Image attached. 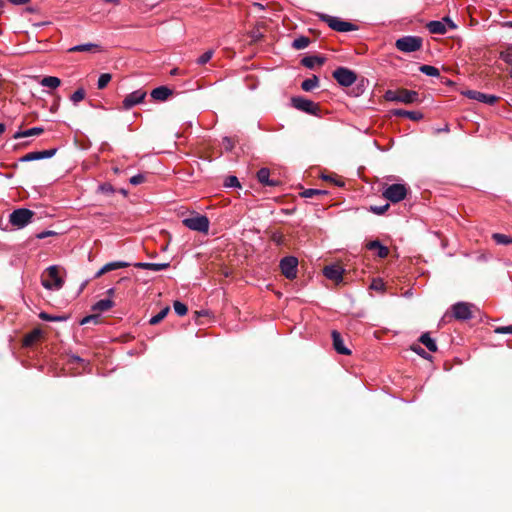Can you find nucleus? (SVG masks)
<instances>
[{"mask_svg": "<svg viewBox=\"0 0 512 512\" xmlns=\"http://www.w3.org/2000/svg\"><path fill=\"white\" fill-rule=\"evenodd\" d=\"M462 94L469 99L476 100L489 105H493L498 100V97L495 95L485 94L476 90H466Z\"/></svg>", "mask_w": 512, "mask_h": 512, "instance_id": "ddd939ff", "label": "nucleus"}, {"mask_svg": "<svg viewBox=\"0 0 512 512\" xmlns=\"http://www.w3.org/2000/svg\"><path fill=\"white\" fill-rule=\"evenodd\" d=\"M301 63L303 66L312 69L316 65H322L324 63V58L318 56H307L301 60Z\"/></svg>", "mask_w": 512, "mask_h": 512, "instance_id": "393cba45", "label": "nucleus"}, {"mask_svg": "<svg viewBox=\"0 0 512 512\" xmlns=\"http://www.w3.org/2000/svg\"><path fill=\"white\" fill-rule=\"evenodd\" d=\"M172 93V90L168 87L160 86L151 91V97L156 101H166Z\"/></svg>", "mask_w": 512, "mask_h": 512, "instance_id": "a211bd4d", "label": "nucleus"}, {"mask_svg": "<svg viewBox=\"0 0 512 512\" xmlns=\"http://www.w3.org/2000/svg\"><path fill=\"white\" fill-rule=\"evenodd\" d=\"M111 74L109 73H103L99 76L98 78V82H97V87L98 89H104L108 83L111 81Z\"/></svg>", "mask_w": 512, "mask_h": 512, "instance_id": "f704fd0d", "label": "nucleus"}, {"mask_svg": "<svg viewBox=\"0 0 512 512\" xmlns=\"http://www.w3.org/2000/svg\"><path fill=\"white\" fill-rule=\"evenodd\" d=\"M100 47L97 44L85 43L73 46L69 49V52H98Z\"/></svg>", "mask_w": 512, "mask_h": 512, "instance_id": "412c9836", "label": "nucleus"}, {"mask_svg": "<svg viewBox=\"0 0 512 512\" xmlns=\"http://www.w3.org/2000/svg\"><path fill=\"white\" fill-rule=\"evenodd\" d=\"M99 189L106 194H111L114 192V189L110 184H102L100 185Z\"/></svg>", "mask_w": 512, "mask_h": 512, "instance_id": "8fccbe9b", "label": "nucleus"}, {"mask_svg": "<svg viewBox=\"0 0 512 512\" xmlns=\"http://www.w3.org/2000/svg\"><path fill=\"white\" fill-rule=\"evenodd\" d=\"M134 266L139 269L157 272L167 269L170 266V263L137 262Z\"/></svg>", "mask_w": 512, "mask_h": 512, "instance_id": "f3484780", "label": "nucleus"}, {"mask_svg": "<svg viewBox=\"0 0 512 512\" xmlns=\"http://www.w3.org/2000/svg\"><path fill=\"white\" fill-rule=\"evenodd\" d=\"M472 307L469 303L458 302L452 306L453 316L458 320H469L473 317Z\"/></svg>", "mask_w": 512, "mask_h": 512, "instance_id": "f8f14e48", "label": "nucleus"}, {"mask_svg": "<svg viewBox=\"0 0 512 512\" xmlns=\"http://www.w3.org/2000/svg\"><path fill=\"white\" fill-rule=\"evenodd\" d=\"M331 336H332V341H333V348L335 349V351L338 354H342V355H350L351 354V350L344 345V340L338 331L333 330L331 333Z\"/></svg>", "mask_w": 512, "mask_h": 512, "instance_id": "2eb2a0df", "label": "nucleus"}, {"mask_svg": "<svg viewBox=\"0 0 512 512\" xmlns=\"http://www.w3.org/2000/svg\"><path fill=\"white\" fill-rule=\"evenodd\" d=\"M39 317L42 320L50 321V322L65 321L67 319V317H65V316H52L46 312H41L39 314Z\"/></svg>", "mask_w": 512, "mask_h": 512, "instance_id": "e433bc0d", "label": "nucleus"}, {"mask_svg": "<svg viewBox=\"0 0 512 512\" xmlns=\"http://www.w3.org/2000/svg\"><path fill=\"white\" fill-rule=\"evenodd\" d=\"M320 18L327 25L338 32H350L356 30V26L350 22L344 21L338 17L330 16L327 14H321Z\"/></svg>", "mask_w": 512, "mask_h": 512, "instance_id": "423d86ee", "label": "nucleus"}, {"mask_svg": "<svg viewBox=\"0 0 512 512\" xmlns=\"http://www.w3.org/2000/svg\"><path fill=\"white\" fill-rule=\"evenodd\" d=\"M107 293H108L109 295H113V294H114V289H113V288H110V289L107 291Z\"/></svg>", "mask_w": 512, "mask_h": 512, "instance_id": "e2e57ef3", "label": "nucleus"}, {"mask_svg": "<svg viewBox=\"0 0 512 512\" xmlns=\"http://www.w3.org/2000/svg\"><path fill=\"white\" fill-rule=\"evenodd\" d=\"M40 335L39 330L33 331L30 335H28L25 339V344L29 345L31 344L38 336Z\"/></svg>", "mask_w": 512, "mask_h": 512, "instance_id": "a18cd8bd", "label": "nucleus"}, {"mask_svg": "<svg viewBox=\"0 0 512 512\" xmlns=\"http://www.w3.org/2000/svg\"><path fill=\"white\" fill-rule=\"evenodd\" d=\"M366 247L370 251L376 250L377 255L380 258H386L389 254V249L386 246L382 245L378 240L368 242Z\"/></svg>", "mask_w": 512, "mask_h": 512, "instance_id": "6ab92c4d", "label": "nucleus"}, {"mask_svg": "<svg viewBox=\"0 0 512 512\" xmlns=\"http://www.w3.org/2000/svg\"><path fill=\"white\" fill-rule=\"evenodd\" d=\"M85 94V90L79 88L71 95L70 100L76 105L85 98Z\"/></svg>", "mask_w": 512, "mask_h": 512, "instance_id": "c9c22d12", "label": "nucleus"}, {"mask_svg": "<svg viewBox=\"0 0 512 512\" xmlns=\"http://www.w3.org/2000/svg\"><path fill=\"white\" fill-rule=\"evenodd\" d=\"M269 177H270V171L267 168H261L257 172V179L261 184L266 185V186H275L276 182L273 180H270Z\"/></svg>", "mask_w": 512, "mask_h": 512, "instance_id": "5701e85b", "label": "nucleus"}, {"mask_svg": "<svg viewBox=\"0 0 512 512\" xmlns=\"http://www.w3.org/2000/svg\"><path fill=\"white\" fill-rule=\"evenodd\" d=\"M412 350L425 359L430 357L427 352L420 346H412Z\"/></svg>", "mask_w": 512, "mask_h": 512, "instance_id": "49530a36", "label": "nucleus"}, {"mask_svg": "<svg viewBox=\"0 0 512 512\" xmlns=\"http://www.w3.org/2000/svg\"><path fill=\"white\" fill-rule=\"evenodd\" d=\"M34 216V212L27 208H18L15 209L9 215V222L18 229L24 228L27 226Z\"/></svg>", "mask_w": 512, "mask_h": 512, "instance_id": "20e7f679", "label": "nucleus"}, {"mask_svg": "<svg viewBox=\"0 0 512 512\" xmlns=\"http://www.w3.org/2000/svg\"><path fill=\"white\" fill-rule=\"evenodd\" d=\"M226 187H240L239 180L236 176H229L225 180Z\"/></svg>", "mask_w": 512, "mask_h": 512, "instance_id": "79ce46f5", "label": "nucleus"}, {"mask_svg": "<svg viewBox=\"0 0 512 512\" xmlns=\"http://www.w3.org/2000/svg\"><path fill=\"white\" fill-rule=\"evenodd\" d=\"M393 115L398 117H405L413 121H419L423 118V114L420 111H407L403 109L393 110Z\"/></svg>", "mask_w": 512, "mask_h": 512, "instance_id": "aec40b11", "label": "nucleus"}, {"mask_svg": "<svg viewBox=\"0 0 512 512\" xmlns=\"http://www.w3.org/2000/svg\"><path fill=\"white\" fill-rule=\"evenodd\" d=\"M408 188L405 184L396 183L387 186L382 195L385 199L389 200L392 203H398L404 200L407 196Z\"/></svg>", "mask_w": 512, "mask_h": 512, "instance_id": "7ed1b4c3", "label": "nucleus"}, {"mask_svg": "<svg viewBox=\"0 0 512 512\" xmlns=\"http://www.w3.org/2000/svg\"><path fill=\"white\" fill-rule=\"evenodd\" d=\"M495 332L498 334H512V325L497 327Z\"/></svg>", "mask_w": 512, "mask_h": 512, "instance_id": "c03bdc74", "label": "nucleus"}, {"mask_svg": "<svg viewBox=\"0 0 512 512\" xmlns=\"http://www.w3.org/2000/svg\"><path fill=\"white\" fill-rule=\"evenodd\" d=\"M178 73H179V69H178V68H174V69H172V70H171V72H170V74H171V75H173V76H174V75H177Z\"/></svg>", "mask_w": 512, "mask_h": 512, "instance_id": "bf43d9fd", "label": "nucleus"}, {"mask_svg": "<svg viewBox=\"0 0 512 512\" xmlns=\"http://www.w3.org/2000/svg\"><path fill=\"white\" fill-rule=\"evenodd\" d=\"M427 28L432 34H444L447 31L446 25L442 21H430Z\"/></svg>", "mask_w": 512, "mask_h": 512, "instance_id": "b1692460", "label": "nucleus"}, {"mask_svg": "<svg viewBox=\"0 0 512 512\" xmlns=\"http://www.w3.org/2000/svg\"><path fill=\"white\" fill-rule=\"evenodd\" d=\"M107 273L106 270H104V266L96 273L95 277L96 278H99L101 277L103 274Z\"/></svg>", "mask_w": 512, "mask_h": 512, "instance_id": "5fc2aeb1", "label": "nucleus"}, {"mask_svg": "<svg viewBox=\"0 0 512 512\" xmlns=\"http://www.w3.org/2000/svg\"><path fill=\"white\" fill-rule=\"evenodd\" d=\"M326 192L323 191V190H319V189H306L302 195L303 197L305 198H311L315 195H321V194H325Z\"/></svg>", "mask_w": 512, "mask_h": 512, "instance_id": "ea45409f", "label": "nucleus"}, {"mask_svg": "<svg viewBox=\"0 0 512 512\" xmlns=\"http://www.w3.org/2000/svg\"><path fill=\"white\" fill-rule=\"evenodd\" d=\"M419 71L430 77H438L440 75L439 69L431 65H421Z\"/></svg>", "mask_w": 512, "mask_h": 512, "instance_id": "7c9ffc66", "label": "nucleus"}, {"mask_svg": "<svg viewBox=\"0 0 512 512\" xmlns=\"http://www.w3.org/2000/svg\"><path fill=\"white\" fill-rule=\"evenodd\" d=\"M395 46L401 52H415L421 48L422 39L417 36H404L396 40Z\"/></svg>", "mask_w": 512, "mask_h": 512, "instance_id": "0eeeda50", "label": "nucleus"}, {"mask_svg": "<svg viewBox=\"0 0 512 512\" xmlns=\"http://www.w3.org/2000/svg\"><path fill=\"white\" fill-rule=\"evenodd\" d=\"M319 85V79L317 76H313L311 78H307L305 79L302 84H301V88L304 90V91H312L313 89H315L317 86Z\"/></svg>", "mask_w": 512, "mask_h": 512, "instance_id": "c85d7f7f", "label": "nucleus"}, {"mask_svg": "<svg viewBox=\"0 0 512 512\" xmlns=\"http://www.w3.org/2000/svg\"><path fill=\"white\" fill-rule=\"evenodd\" d=\"M147 95V92L143 89L135 90L129 93L122 102V107L125 110H130L135 105L141 103Z\"/></svg>", "mask_w": 512, "mask_h": 512, "instance_id": "9b49d317", "label": "nucleus"}, {"mask_svg": "<svg viewBox=\"0 0 512 512\" xmlns=\"http://www.w3.org/2000/svg\"><path fill=\"white\" fill-rule=\"evenodd\" d=\"M333 77L339 85L344 87L353 85L357 79L356 74L352 70L345 67H339L334 70Z\"/></svg>", "mask_w": 512, "mask_h": 512, "instance_id": "6e6552de", "label": "nucleus"}, {"mask_svg": "<svg viewBox=\"0 0 512 512\" xmlns=\"http://www.w3.org/2000/svg\"><path fill=\"white\" fill-rule=\"evenodd\" d=\"M8 1L14 5H22V4L27 3L29 0H8Z\"/></svg>", "mask_w": 512, "mask_h": 512, "instance_id": "864d4df0", "label": "nucleus"}, {"mask_svg": "<svg viewBox=\"0 0 512 512\" xmlns=\"http://www.w3.org/2000/svg\"><path fill=\"white\" fill-rule=\"evenodd\" d=\"M2 6H3V2H2V0H0V7H2Z\"/></svg>", "mask_w": 512, "mask_h": 512, "instance_id": "774afa93", "label": "nucleus"}, {"mask_svg": "<svg viewBox=\"0 0 512 512\" xmlns=\"http://www.w3.org/2000/svg\"><path fill=\"white\" fill-rule=\"evenodd\" d=\"M72 359L75 361V362H80L82 361V359L79 357V356H73Z\"/></svg>", "mask_w": 512, "mask_h": 512, "instance_id": "680f3d73", "label": "nucleus"}, {"mask_svg": "<svg viewBox=\"0 0 512 512\" xmlns=\"http://www.w3.org/2000/svg\"><path fill=\"white\" fill-rule=\"evenodd\" d=\"M335 183H336V185H338V186H342V185H343V183H342V182H340V181H337V182H335Z\"/></svg>", "mask_w": 512, "mask_h": 512, "instance_id": "69168bd1", "label": "nucleus"}, {"mask_svg": "<svg viewBox=\"0 0 512 512\" xmlns=\"http://www.w3.org/2000/svg\"><path fill=\"white\" fill-rule=\"evenodd\" d=\"M44 132L42 127H33L24 131H17L14 135V139H20L23 137L38 136Z\"/></svg>", "mask_w": 512, "mask_h": 512, "instance_id": "4be33fe9", "label": "nucleus"}, {"mask_svg": "<svg viewBox=\"0 0 512 512\" xmlns=\"http://www.w3.org/2000/svg\"><path fill=\"white\" fill-rule=\"evenodd\" d=\"M114 306V302L111 299H101L97 301L93 306V311L104 312L111 309Z\"/></svg>", "mask_w": 512, "mask_h": 512, "instance_id": "a878e982", "label": "nucleus"}, {"mask_svg": "<svg viewBox=\"0 0 512 512\" xmlns=\"http://www.w3.org/2000/svg\"><path fill=\"white\" fill-rule=\"evenodd\" d=\"M169 310L170 308L168 306L164 307L160 312L150 318L149 323L151 325L160 323L167 316Z\"/></svg>", "mask_w": 512, "mask_h": 512, "instance_id": "2f4dec72", "label": "nucleus"}, {"mask_svg": "<svg viewBox=\"0 0 512 512\" xmlns=\"http://www.w3.org/2000/svg\"><path fill=\"white\" fill-rule=\"evenodd\" d=\"M419 341L430 351L436 352L437 345L433 338L430 337L429 333H424L420 336Z\"/></svg>", "mask_w": 512, "mask_h": 512, "instance_id": "bb28decb", "label": "nucleus"}, {"mask_svg": "<svg viewBox=\"0 0 512 512\" xmlns=\"http://www.w3.org/2000/svg\"><path fill=\"white\" fill-rule=\"evenodd\" d=\"M173 308H174L175 313L179 316L186 315V313L188 311L187 306L180 301H175L173 303Z\"/></svg>", "mask_w": 512, "mask_h": 512, "instance_id": "4c0bfd02", "label": "nucleus"}, {"mask_svg": "<svg viewBox=\"0 0 512 512\" xmlns=\"http://www.w3.org/2000/svg\"><path fill=\"white\" fill-rule=\"evenodd\" d=\"M292 105L294 108L311 115H316L319 111V106L316 103L303 97H293Z\"/></svg>", "mask_w": 512, "mask_h": 512, "instance_id": "9d476101", "label": "nucleus"}, {"mask_svg": "<svg viewBox=\"0 0 512 512\" xmlns=\"http://www.w3.org/2000/svg\"><path fill=\"white\" fill-rule=\"evenodd\" d=\"M104 1L107 3H113L115 5H117L119 3V0H104Z\"/></svg>", "mask_w": 512, "mask_h": 512, "instance_id": "052dcab7", "label": "nucleus"}, {"mask_svg": "<svg viewBox=\"0 0 512 512\" xmlns=\"http://www.w3.org/2000/svg\"><path fill=\"white\" fill-rule=\"evenodd\" d=\"M389 208V204L381 205V206H371L370 211L377 215L384 214Z\"/></svg>", "mask_w": 512, "mask_h": 512, "instance_id": "a19ab883", "label": "nucleus"}, {"mask_svg": "<svg viewBox=\"0 0 512 512\" xmlns=\"http://www.w3.org/2000/svg\"><path fill=\"white\" fill-rule=\"evenodd\" d=\"M182 223L185 227L189 228L190 230L201 233H207L210 225L208 217L199 214L192 217L184 218L182 220Z\"/></svg>", "mask_w": 512, "mask_h": 512, "instance_id": "39448f33", "label": "nucleus"}, {"mask_svg": "<svg viewBox=\"0 0 512 512\" xmlns=\"http://www.w3.org/2000/svg\"><path fill=\"white\" fill-rule=\"evenodd\" d=\"M371 288L374 290H381L383 288V283L380 280H374L371 284Z\"/></svg>", "mask_w": 512, "mask_h": 512, "instance_id": "3c124183", "label": "nucleus"}, {"mask_svg": "<svg viewBox=\"0 0 512 512\" xmlns=\"http://www.w3.org/2000/svg\"><path fill=\"white\" fill-rule=\"evenodd\" d=\"M56 149H48L43 151H33L25 154L20 158L21 162H30V161H36V160H42V159H48L53 157L56 154Z\"/></svg>", "mask_w": 512, "mask_h": 512, "instance_id": "4468645a", "label": "nucleus"}, {"mask_svg": "<svg viewBox=\"0 0 512 512\" xmlns=\"http://www.w3.org/2000/svg\"><path fill=\"white\" fill-rule=\"evenodd\" d=\"M253 6L258 9H264V6L261 3H253Z\"/></svg>", "mask_w": 512, "mask_h": 512, "instance_id": "13d9d810", "label": "nucleus"}, {"mask_svg": "<svg viewBox=\"0 0 512 512\" xmlns=\"http://www.w3.org/2000/svg\"><path fill=\"white\" fill-rule=\"evenodd\" d=\"M40 84L43 87H47V88H51V89H56L57 87L60 86L61 80L58 77H55V76H46V77H44L41 80Z\"/></svg>", "mask_w": 512, "mask_h": 512, "instance_id": "cd10ccee", "label": "nucleus"}, {"mask_svg": "<svg viewBox=\"0 0 512 512\" xmlns=\"http://www.w3.org/2000/svg\"><path fill=\"white\" fill-rule=\"evenodd\" d=\"M442 22H444L446 26L448 25V26H449L450 28H452V29L456 28V25H455V24L453 23V21H452L450 18H448V17H445V18L443 19V21H442Z\"/></svg>", "mask_w": 512, "mask_h": 512, "instance_id": "603ef678", "label": "nucleus"}, {"mask_svg": "<svg viewBox=\"0 0 512 512\" xmlns=\"http://www.w3.org/2000/svg\"><path fill=\"white\" fill-rule=\"evenodd\" d=\"M310 40L308 37L300 36L293 40L292 47L296 50H301L308 47Z\"/></svg>", "mask_w": 512, "mask_h": 512, "instance_id": "c756f323", "label": "nucleus"}, {"mask_svg": "<svg viewBox=\"0 0 512 512\" xmlns=\"http://www.w3.org/2000/svg\"><path fill=\"white\" fill-rule=\"evenodd\" d=\"M54 235H56V232L51 231V230H46V231H42V232L38 233V234L36 235V237H37L38 239H44V238H46V237L54 236Z\"/></svg>", "mask_w": 512, "mask_h": 512, "instance_id": "09e8293b", "label": "nucleus"}, {"mask_svg": "<svg viewBox=\"0 0 512 512\" xmlns=\"http://www.w3.org/2000/svg\"><path fill=\"white\" fill-rule=\"evenodd\" d=\"M323 178H324V179H326V180H327V179L331 180V178H330V177H327V176H324Z\"/></svg>", "mask_w": 512, "mask_h": 512, "instance_id": "338daca9", "label": "nucleus"}, {"mask_svg": "<svg viewBox=\"0 0 512 512\" xmlns=\"http://www.w3.org/2000/svg\"><path fill=\"white\" fill-rule=\"evenodd\" d=\"M41 284L47 290H60L64 285V279L60 274V267L51 265L41 275Z\"/></svg>", "mask_w": 512, "mask_h": 512, "instance_id": "f257e3e1", "label": "nucleus"}, {"mask_svg": "<svg viewBox=\"0 0 512 512\" xmlns=\"http://www.w3.org/2000/svg\"><path fill=\"white\" fill-rule=\"evenodd\" d=\"M385 99L392 102H402L405 104H411L418 100V93L412 90H388L385 93Z\"/></svg>", "mask_w": 512, "mask_h": 512, "instance_id": "f03ea898", "label": "nucleus"}, {"mask_svg": "<svg viewBox=\"0 0 512 512\" xmlns=\"http://www.w3.org/2000/svg\"><path fill=\"white\" fill-rule=\"evenodd\" d=\"M129 265L130 264L128 262L114 261V262H109V263L105 264L104 265V270H106L107 272H110V271H113V270H116V269L126 268Z\"/></svg>", "mask_w": 512, "mask_h": 512, "instance_id": "72a5a7b5", "label": "nucleus"}, {"mask_svg": "<svg viewBox=\"0 0 512 512\" xmlns=\"http://www.w3.org/2000/svg\"><path fill=\"white\" fill-rule=\"evenodd\" d=\"M145 181V176L143 174H137L130 178L129 182L132 185H139Z\"/></svg>", "mask_w": 512, "mask_h": 512, "instance_id": "37998d69", "label": "nucleus"}, {"mask_svg": "<svg viewBox=\"0 0 512 512\" xmlns=\"http://www.w3.org/2000/svg\"><path fill=\"white\" fill-rule=\"evenodd\" d=\"M97 320H98V315H88L80 321V324L85 325L90 322H97Z\"/></svg>", "mask_w": 512, "mask_h": 512, "instance_id": "de8ad7c7", "label": "nucleus"}, {"mask_svg": "<svg viewBox=\"0 0 512 512\" xmlns=\"http://www.w3.org/2000/svg\"><path fill=\"white\" fill-rule=\"evenodd\" d=\"M343 268L339 265H329L326 266L323 270L324 276L329 279L336 282L342 281L343 278Z\"/></svg>", "mask_w": 512, "mask_h": 512, "instance_id": "dca6fc26", "label": "nucleus"}, {"mask_svg": "<svg viewBox=\"0 0 512 512\" xmlns=\"http://www.w3.org/2000/svg\"><path fill=\"white\" fill-rule=\"evenodd\" d=\"M493 240L499 245H508L512 244V238L508 235L501 233H494L492 235Z\"/></svg>", "mask_w": 512, "mask_h": 512, "instance_id": "473e14b6", "label": "nucleus"}, {"mask_svg": "<svg viewBox=\"0 0 512 512\" xmlns=\"http://www.w3.org/2000/svg\"><path fill=\"white\" fill-rule=\"evenodd\" d=\"M6 130V126L3 123H0V135L3 134Z\"/></svg>", "mask_w": 512, "mask_h": 512, "instance_id": "4d7b16f0", "label": "nucleus"}, {"mask_svg": "<svg viewBox=\"0 0 512 512\" xmlns=\"http://www.w3.org/2000/svg\"><path fill=\"white\" fill-rule=\"evenodd\" d=\"M214 54V51L213 50H208L206 51L205 53H203L198 59H197V63L199 65H204L206 63H208L212 56Z\"/></svg>", "mask_w": 512, "mask_h": 512, "instance_id": "58836bf2", "label": "nucleus"}, {"mask_svg": "<svg viewBox=\"0 0 512 512\" xmlns=\"http://www.w3.org/2000/svg\"><path fill=\"white\" fill-rule=\"evenodd\" d=\"M506 26H508V27L512 28V21L507 22V23H506Z\"/></svg>", "mask_w": 512, "mask_h": 512, "instance_id": "0e129e2a", "label": "nucleus"}, {"mask_svg": "<svg viewBox=\"0 0 512 512\" xmlns=\"http://www.w3.org/2000/svg\"><path fill=\"white\" fill-rule=\"evenodd\" d=\"M298 259L294 256H286L280 261V269L287 279H294L297 276Z\"/></svg>", "mask_w": 512, "mask_h": 512, "instance_id": "1a4fd4ad", "label": "nucleus"}, {"mask_svg": "<svg viewBox=\"0 0 512 512\" xmlns=\"http://www.w3.org/2000/svg\"><path fill=\"white\" fill-rule=\"evenodd\" d=\"M224 143H226V148L227 149H232V143H231V140L229 138H224Z\"/></svg>", "mask_w": 512, "mask_h": 512, "instance_id": "6e6d98bb", "label": "nucleus"}]
</instances>
